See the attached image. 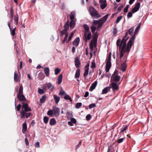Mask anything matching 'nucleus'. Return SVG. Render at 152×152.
<instances>
[{
	"label": "nucleus",
	"instance_id": "f257e3e1",
	"mask_svg": "<svg viewBox=\"0 0 152 152\" xmlns=\"http://www.w3.org/2000/svg\"><path fill=\"white\" fill-rule=\"evenodd\" d=\"M141 23L140 22L138 24L134 32V35H133L130 39L127 44H126V42L129 38L128 36V34L127 32L125 36L123 38L121 42L120 39H118L116 42V45L117 47L119 46V57L118 59L116 58L117 64L118 62H122V58L125 56L124 59V61H126L127 59V56L125 55L126 53H129L132 47V45L134 43L135 37V35L137 34L139 30Z\"/></svg>",
	"mask_w": 152,
	"mask_h": 152
},
{
	"label": "nucleus",
	"instance_id": "f03ea898",
	"mask_svg": "<svg viewBox=\"0 0 152 152\" xmlns=\"http://www.w3.org/2000/svg\"><path fill=\"white\" fill-rule=\"evenodd\" d=\"M110 15V14H107L99 20H94L92 23L93 25L91 26V27L92 33H94L96 29L98 31L99 28L102 26L103 24L107 21L108 16Z\"/></svg>",
	"mask_w": 152,
	"mask_h": 152
},
{
	"label": "nucleus",
	"instance_id": "7ed1b4c3",
	"mask_svg": "<svg viewBox=\"0 0 152 152\" xmlns=\"http://www.w3.org/2000/svg\"><path fill=\"white\" fill-rule=\"evenodd\" d=\"M22 109H24V110H22L20 112L21 118H24L26 112H30L31 111V108L28 107V104L27 103H22Z\"/></svg>",
	"mask_w": 152,
	"mask_h": 152
},
{
	"label": "nucleus",
	"instance_id": "20e7f679",
	"mask_svg": "<svg viewBox=\"0 0 152 152\" xmlns=\"http://www.w3.org/2000/svg\"><path fill=\"white\" fill-rule=\"evenodd\" d=\"M89 11L90 15L92 18H98L101 17V15L99 14L96 10L92 6L89 7Z\"/></svg>",
	"mask_w": 152,
	"mask_h": 152
},
{
	"label": "nucleus",
	"instance_id": "39448f33",
	"mask_svg": "<svg viewBox=\"0 0 152 152\" xmlns=\"http://www.w3.org/2000/svg\"><path fill=\"white\" fill-rule=\"evenodd\" d=\"M111 53H109L108 55V59L106 63V64L105 66V70L106 72H109V70L111 67Z\"/></svg>",
	"mask_w": 152,
	"mask_h": 152
},
{
	"label": "nucleus",
	"instance_id": "423d86ee",
	"mask_svg": "<svg viewBox=\"0 0 152 152\" xmlns=\"http://www.w3.org/2000/svg\"><path fill=\"white\" fill-rule=\"evenodd\" d=\"M118 71L117 70H115L112 75V79L114 81H118L119 80L120 77L118 75Z\"/></svg>",
	"mask_w": 152,
	"mask_h": 152
},
{
	"label": "nucleus",
	"instance_id": "0eeeda50",
	"mask_svg": "<svg viewBox=\"0 0 152 152\" xmlns=\"http://www.w3.org/2000/svg\"><path fill=\"white\" fill-rule=\"evenodd\" d=\"M53 110L54 116L55 117H58L59 115L60 109L58 107L53 106L52 107Z\"/></svg>",
	"mask_w": 152,
	"mask_h": 152
},
{
	"label": "nucleus",
	"instance_id": "6e6552de",
	"mask_svg": "<svg viewBox=\"0 0 152 152\" xmlns=\"http://www.w3.org/2000/svg\"><path fill=\"white\" fill-rule=\"evenodd\" d=\"M86 32H84V39L85 42H87L88 40H89L91 36V32H89L88 34Z\"/></svg>",
	"mask_w": 152,
	"mask_h": 152
},
{
	"label": "nucleus",
	"instance_id": "1a4fd4ad",
	"mask_svg": "<svg viewBox=\"0 0 152 152\" xmlns=\"http://www.w3.org/2000/svg\"><path fill=\"white\" fill-rule=\"evenodd\" d=\"M61 35H63L66 34L63 40H62V43L63 44H64L65 42H67V37L68 36V34L67 33V30L65 29H64L61 31Z\"/></svg>",
	"mask_w": 152,
	"mask_h": 152
},
{
	"label": "nucleus",
	"instance_id": "9d476101",
	"mask_svg": "<svg viewBox=\"0 0 152 152\" xmlns=\"http://www.w3.org/2000/svg\"><path fill=\"white\" fill-rule=\"evenodd\" d=\"M99 3L100 4L101 8L104 10L107 6L106 0H99Z\"/></svg>",
	"mask_w": 152,
	"mask_h": 152
},
{
	"label": "nucleus",
	"instance_id": "9b49d317",
	"mask_svg": "<svg viewBox=\"0 0 152 152\" xmlns=\"http://www.w3.org/2000/svg\"><path fill=\"white\" fill-rule=\"evenodd\" d=\"M140 7V3H137L134 6V8L131 10L133 13H134L137 12L139 10Z\"/></svg>",
	"mask_w": 152,
	"mask_h": 152
},
{
	"label": "nucleus",
	"instance_id": "f8f14e48",
	"mask_svg": "<svg viewBox=\"0 0 152 152\" xmlns=\"http://www.w3.org/2000/svg\"><path fill=\"white\" fill-rule=\"evenodd\" d=\"M110 85L111 86V88L113 91L118 90V87L116 83H113L111 84Z\"/></svg>",
	"mask_w": 152,
	"mask_h": 152
},
{
	"label": "nucleus",
	"instance_id": "ddd939ff",
	"mask_svg": "<svg viewBox=\"0 0 152 152\" xmlns=\"http://www.w3.org/2000/svg\"><path fill=\"white\" fill-rule=\"evenodd\" d=\"M17 97L18 99L21 101H24L26 99L23 94H18L17 95Z\"/></svg>",
	"mask_w": 152,
	"mask_h": 152
},
{
	"label": "nucleus",
	"instance_id": "4468645a",
	"mask_svg": "<svg viewBox=\"0 0 152 152\" xmlns=\"http://www.w3.org/2000/svg\"><path fill=\"white\" fill-rule=\"evenodd\" d=\"M80 42V39L79 37H78L76 38L73 42V45L75 46H78Z\"/></svg>",
	"mask_w": 152,
	"mask_h": 152
},
{
	"label": "nucleus",
	"instance_id": "2eb2a0df",
	"mask_svg": "<svg viewBox=\"0 0 152 152\" xmlns=\"http://www.w3.org/2000/svg\"><path fill=\"white\" fill-rule=\"evenodd\" d=\"M75 64L76 67L77 68H79L80 67V61L77 57L75 58Z\"/></svg>",
	"mask_w": 152,
	"mask_h": 152
},
{
	"label": "nucleus",
	"instance_id": "dca6fc26",
	"mask_svg": "<svg viewBox=\"0 0 152 152\" xmlns=\"http://www.w3.org/2000/svg\"><path fill=\"white\" fill-rule=\"evenodd\" d=\"M126 64L125 62H124L121 64L120 67V69L123 72H124L126 71Z\"/></svg>",
	"mask_w": 152,
	"mask_h": 152
},
{
	"label": "nucleus",
	"instance_id": "f3484780",
	"mask_svg": "<svg viewBox=\"0 0 152 152\" xmlns=\"http://www.w3.org/2000/svg\"><path fill=\"white\" fill-rule=\"evenodd\" d=\"M97 84V81H95L90 86L89 90L90 91H92L96 88Z\"/></svg>",
	"mask_w": 152,
	"mask_h": 152
},
{
	"label": "nucleus",
	"instance_id": "a211bd4d",
	"mask_svg": "<svg viewBox=\"0 0 152 152\" xmlns=\"http://www.w3.org/2000/svg\"><path fill=\"white\" fill-rule=\"evenodd\" d=\"M27 129V127L26 124V121H25L23 124V129L22 132L23 133H24L25 131Z\"/></svg>",
	"mask_w": 152,
	"mask_h": 152
},
{
	"label": "nucleus",
	"instance_id": "6ab92c4d",
	"mask_svg": "<svg viewBox=\"0 0 152 152\" xmlns=\"http://www.w3.org/2000/svg\"><path fill=\"white\" fill-rule=\"evenodd\" d=\"M110 88V86L106 87L102 90V94H103L107 93Z\"/></svg>",
	"mask_w": 152,
	"mask_h": 152
},
{
	"label": "nucleus",
	"instance_id": "aec40b11",
	"mask_svg": "<svg viewBox=\"0 0 152 152\" xmlns=\"http://www.w3.org/2000/svg\"><path fill=\"white\" fill-rule=\"evenodd\" d=\"M14 78L15 81L17 82L18 81L19 79V77L17 71H15L14 72Z\"/></svg>",
	"mask_w": 152,
	"mask_h": 152
},
{
	"label": "nucleus",
	"instance_id": "412c9836",
	"mask_svg": "<svg viewBox=\"0 0 152 152\" xmlns=\"http://www.w3.org/2000/svg\"><path fill=\"white\" fill-rule=\"evenodd\" d=\"M53 98L55 103L56 104L58 103L60 100L59 97L57 96L56 95H54Z\"/></svg>",
	"mask_w": 152,
	"mask_h": 152
},
{
	"label": "nucleus",
	"instance_id": "4be33fe9",
	"mask_svg": "<svg viewBox=\"0 0 152 152\" xmlns=\"http://www.w3.org/2000/svg\"><path fill=\"white\" fill-rule=\"evenodd\" d=\"M80 71V69H78L75 72V78H78L79 77Z\"/></svg>",
	"mask_w": 152,
	"mask_h": 152
},
{
	"label": "nucleus",
	"instance_id": "5701e85b",
	"mask_svg": "<svg viewBox=\"0 0 152 152\" xmlns=\"http://www.w3.org/2000/svg\"><path fill=\"white\" fill-rule=\"evenodd\" d=\"M96 46V44L94 42H91L90 44V48L91 50L93 51L94 50V47Z\"/></svg>",
	"mask_w": 152,
	"mask_h": 152
},
{
	"label": "nucleus",
	"instance_id": "b1692460",
	"mask_svg": "<svg viewBox=\"0 0 152 152\" xmlns=\"http://www.w3.org/2000/svg\"><path fill=\"white\" fill-rule=\"evenodd\" d=\"M44 72L47 76L49 75V69L48 67H46L44 68Z\"/></svg>",
	"mask_w": 152,
	"mask_h": 152
},
{
	"label": "nucleus",
	"instance_id": "393cba45",
	"mask_svg": "<svg viewBox=\"0 0 152 152\" xmlns=\"http://www.w3.org/2000/svg\"><path fill=\"white\" fill-rule=\"evenodd\" d=\"M56 121L54 118H51L50 121V124L51 125H54L56 124Z\"/></svg>",
	"mask_w": 152,
	"mask_h": 152
},
{
	"label": "nucleus",
	"instance_id": "a878e982",
	"mask_svg": "<svg viewBox=\"0 0 152 152\" xmlns=\"http://www.w3.org/2000/svg\"><path fill=\"white\" fill-rule=\"evenodd\" d=\"M58 83L61 84L62 82V75L60 74L59 75V77L58 78Z\"/></svg>",
	"mask_w": 152,
	"mask_h": 152
},
{
	"label": "nucleus",
	"instance_id": "bb28decb",
	"mask_svg": "<svg viewBox=\"0 0 152 152\" xmlns=\"http://www.w3.org/2000/svg\"><path fill=\"white\" fill-rule=\"evenodd\" d=\"M83 27L84 29L85 30V31L84 32H88L90 29L89 26L87 24H85L83 26Z\"/></svg>",
	"mask_w": 152,
	"mask_h": 152
},
{
	"label": "nucleus",
	"instance_id": "cd10ccee",
	"mask_svg": "<svg viewBox=\"0 0 152 152\" xmlns=\"http://www.w3.org/2000/svg\"><path fill=\"white\" fill-rule=\"evenodd\" d=\"M89 68L85 69V72L84 73V76L85 78L87 77L89 72Z\"/></svg>",
	"mask_w": 152,
	"mask_h": 152
},
{
	"label": "nucleus",
	"instance_id": "c85d7f7f",
	"mask_svg": "<svg viewBox=\"0 0 152 152\" xmlns=\"http://www.w3.org/2000/svg\"><path fill=\"white\" fill-rule=\"evenodd\" d=\"M75 12L73 11L71 12L70 17V19L71 20H74V19L75 18Z\"/></svg>",
	"mask_w": 152,
	"mask_h": 152
},
{
	"label": "nucleus",
	"instance_id": "c756f323",
	"mask_svg": "<svg viewBox=\"0 0 152 152\" xmlns=\"http://www.w3.org/2000/svg\"><path fill=\"white\" fill-rule=\"evenodd\" d=\"M48 87L50 90L52 91L53 89V86L50 83H48Z\"/></svg>",
	"mask_w": 152,
	"mask_h": 152
},
{
	"label": "nucleus",
	"instance_id": "7c9ffc66",
	"mask_svg": "<svg viewBox=\"0 0 152 152\" xmlns=\"http://www.w3.org/2000/svg\"><path fill=\"white\" fill-rule=\"evenodd\" d=\"M75 25V22L74 20H71L70 23V26L72 28H74Z\"/></svg>",
	"mask_w": 152,
	"mask_h": 152
},
{
	"label": "nucleus",
	"instance_id": "2f4dec72",
	"mask_svg": "<svg viewBox=\"0 0 152 152\" xmlns=\"http://www.w3.org/2000/svg\"><path fill=\"white\" fill-rule=\"evenodd\" d=\"M64 29L67 30L69 28V21H67L64 24Z\"/></svg>",
	"mask_w": 152,
	"mask_h": 152
},
{
	"label": "nucleus",
	"instance_id": "473e14b6",
	"mask_svg": "<svg viewBox=\"0 0 152 152\" xmlns=\"http://www.w3.org/2000/svg\"><path fill=\"white\" fill-rule=\"evenodd\" d=\"M15 23V24L17 25L18 23V15L17 14L14 17Z\"/></svg>",
	"mask_w": 152,
	"mask_h": 152
},
{
	"label": "nucleus",
	"instance_id": "72a5a7b5",
	"mask_svg": "<svg viewBox=\"0 0 152 152\" xmlns=\"http://www.w3.org/2000/svg\"><path fill=\"white\" fill-rule=\"evenodd\" d=\"M46 96L45 95H43L42 98L40 99V101L41 103H44L45 101Z\"/></svg>",
	"mask_w": 152,
	"mask_h": 152
},
{
	"label": "nucleus",
	"instance_id": "f704fd0d",
	"mask_svg": "<svg viewBox=\"0 0 152 152\" xmlns=\"http://www.w3.org/2000/svg\"><path fill=\"white\" fill-rule=\"evenodd\" d=\"M16 28L15 27L13 29H12V28H11V29H10L11 34L13 36H14L15 34V31Z\"/></svg>",
	"mask_w": 152,
	"mask_h": 152
},
{
	"label": "nucleus",
	"instance_id": "c9c22d12",
	"mask_svg": "<svg viewBox=\"0 0 152 152\" xmlns=\"http://www.w3.org/2000/svg\"><path fill=\"white\" fill-rule=\"evenodd\" d=\"M47 114L48 115L52 116L53 114V110H49L47 113Z\"/></svg>",
	"mask_w": 152,
	"mask_h": 152
},
{
	"label": "nucleus",
	"instance_id": "e433bc0d",
	"mask_svg": "<svg viewBox=\"0 0 152 152\" xmlns=\"http://www.w3.org/2000/svg\"><path fill=\"white\" fill-rule=\"evenodd\" d=\"M134 27H132L130 28L128 31V32L129 34L130 35H132L133 34V31H134Z\"/></svg>",
	"mask_w": 152,
	"mask_h": 152
},
{
	"label": "nucleus",
	"instance_id": "4c0bfd02",
	"mask_svg": "<svg viewBox=\"0 0 152 152\" xmlns=\"http://www.w3.org/2000/svg\"><path fill=\"white\" fill-rule=\"evenodd\" d=\"M64 99L66 100H69L70 101V102L72 101V100L71 97L69 95H68L66 94L65 96L64 97Z\"/></svg>",
	"mask_w": 152,
	"mask_h": 152
},
{
	"label": "nucleus",
	"instance_id": "58836bf2",
	"mask_svg": "<svg viewBox=\"0 0 152 152\" xmlns=\"http://www.w3.org/2000/svg\"><path fill=\"white\" fill-rule=\"evenodd\" d=\"M10 18L11 19H12V18H13V16H14V15H13V7H12V8L11 9V10H10Z\"/></svg>",
	"mask_w": 152,
	"mask_h": 152
},
{
	"label": "nucleus",
	"instance_id": "ea45409f",
	"mask_svg": "<svg viewBox=\"0 0 152 152\" xmlns=\"http://www.w3.org/2000/svg\"><path fill=\"white\" fill-rule=\"evenodd\" d=\"M48 118L47 116H44L43 118V120L44 123L45 124H47L48 123Z\"/></svg>",
	"mask_w": 152,
	"mask_h": 152
},
{
	"label": "nucleus",
	"instance_id": "a19ab883",
	"mask_svg": "<svg viewBox=\"0 0 152 152\" xmlns=\"http://www.w3.org/2000/svg\"><path fill=\"white\" fill-rule=\"evenodd\" d=\"M82 105V103L81 102H79L77 103L75 106V108L77 109H79L80 108Z\"/></svg>",
	"mask_w": 152,
	"mask_h": 152
},
{
	"label": "nucleus",
	"instance_id": "79ce46f5",
	"mask_svg": "<svg viewBox=\"0 0 152 152\" xmlns=\"http://www.w3.org/2000/svg\"><path fill=\"white\" fill-rule=\"evenodd\" d=\"M61 71V70L58 68H56L55 69V74L56 75H57Z\"/></svg>",
	"mask_w": 152,
	"mask_h": 152
},
{
	"label": "nucleus",
	"instance_id": "37998d69",
	"mask_svg": "<svg viewBox=\"0 0 152 152\" xmlns=\"http://www.w3.org/2000/svg\"><path fill=\"white\" fill-rule=\"evenodd\" d=\"M23 88L22 86H21L19 89L18 94H23Z\"/></svg>",
	"mask_w": 152,
	"mask_h": 152
},
{
	"label": "nucleus",
	"instance_id": "c03bdc74",
	"mask_svg": "<svg viewBox=\"0 0 152 152\" xmlns=\"http://www.w3.org/2000/svg\"><path fill=\"white\" fill-rule=\"evenodd\" d=\"M38 92L40 94H42L45 93V91L39 88H38Z\"/></svg>",
	"mask_w": 152,
	"mask_h": 152
},
{
	"label": "nucleus",
	"instance_id": "a18cd8bd",
	"mask_svg": "<svg viewBox=\"0 0 152 152\" xmlns=\"http://www.w3.org/2000/svg\"><path fill=\"white\" fill-rule=\"evenodd\" d=\"M125 139V138L124 137L123 138L118 139L117 140L116 142L117 143H121L122 142H123V141Z\"/></svg>",
	"mask_w": 152,
	"mask_h": 152
},
{
	"label": "nucleus",
	"instance_id": "49530a36",
	"mask_svg": "<svg viewBox=\"0 0 152 152\" xmlns=\"http://www.w3.org/2000/svg\"><path fill=\"white\" fill-rule=\"evenodd\" d=\"M128 128V126L127 125L125 126L124 128L123 129H121V131L120 132V133H122L123 132H124L125 131L127 130Z\"/></svg>",
	"mask_w": 152,
	"mask_h": 152
},
{
	"label": "nucleus",
	"instance_id": "de8ad7c7",
	"mask_svg": "<svg viewBox=\"0 0 152 152\" xmlns=\"http://www.w3.org/2000/svg\"><path fill=\"white\" fill-rule=\"evenodd\" d=\"M65 94H66V92L63 89H61L59 92V94L60 95H62Z\"/></svg>",
	"mask_w": 152,
	"mask_h": 152
},
{
	"label": "nucleus",
	"instance_id": "09e8293b",
	"mask_svg": "<svg viewBox=\"0 0 152 152\" xmlns=\"http://www.w3.org/2000/svg\"><path fill=\"white\" fill-rule=\"evenodd\" d=\"M122 18V16H120L118 17L116 19V23H118L120 20Z\"/></svg>",
	"mask_w": 152,
	"mask_h": 152
},
{
	"label": "nucleus",
	"instance_id": "8fccbe9b",
	"mask_svg": "<svg viewBox=\"0 0 152 152\" xmlns=\"http://www.w3.org/2000/svg\"><path fill=\"white\" fill-rule=\"evenodd\" d=\"M66 116L68 118H70L72 116V113L69 112H68L66 114Z\"/></svg>",
	"mask_w": 152,
	"mask_h": 152
},
{
	"label": "nucleus",
	"instance_id": "3c124183",
	"mask_svg": "<svg viewBox=\"0 0 152 152\" xmlns=\"http://www.w3.org/2000/svg\"><path fill=\"white\" fill-rule=\"evenodd\" d=\"M74 35V33L73 32L71 34L69 38V39H68V42L67 41V42H69L71 40V39H72V37H73V36Z\"/></svg>",
	"mask_w": 152,
	"mask_h": 152
},
{
	"label": "nucleus",
	"instance_id": "603ef678",
	"mask_svg": "<svg viewBox=\"0 0 152 152\" xmlns=\"http://www.w3.org/2000/svg\"><path fill=\"white\" fill-rule=\"evenodd\" d=\"M117 33V29L116 28H113V35H116Z\"/></svg>",
	"mask_w": 152,
	"mask_h": 152
},
{
	"label": "nucleus",
	"instance_id": "864d4df0",
	"mask_svg": "<svg viewBox=\"0 0 152 152\" xmlns=\"http://www.w3.org/2000/svg\"><path fill=\"white\" fill-rule=\"evenodd\" d=\"M129 7V5H127L126 7L124 8V12L126 13L128 12V8Z\"/></svg>",
	"mask_w": 152,
	"mask_h": 152
},
{
	"label": "nucleus",
	"instance_id": "5fc2aeb1",
	"mask_svg": "<svg viewBox=\"0 0 152 152\" xmlns=\"http://www.w3.org/2000/svg\"><path fill=\"white\" fill-rule=\"evenodd\" d=\"M132 12L131 11L129 12H128L127 15L128 18H131L132 16Z\"/></svg>",
	"mask_w": 152,
	"mask_h": 152
},
{
	"label": "nucleus",
	"instance_id": "6e6d98bb",
	"mask_svg": "<svg viewBox=\"0 0 152 152\" xmlns=\"http://www.w3.org/2000/svg\"><path fill=\"white\" fill-rule=\"evenodd\" d=\"M96 107V104H95L94 103H93V104H91L89 105V108L90 109L92 108H93L95 107Z\"/></svg>",
	"mask_w": 152,
	"mask_h": 152
},
{
	"label": "nucleus",
	"instance_id": "4d7b16f0",
	"mask_svg": "<svg viewBox=\"0 0 152 152\" xmlns=\"http://www.w3.org/2000/svg\"><path fill=\"white\" fill-rule=\"evenodd\" d=\"M95 63L94 62H92L91 64V68H93L95 67Z\"/></svg>",
	"mask_w": 152,
	"mask_h": 152
},
{
	"label": "nucleus",
	"instance_id": "13d9d810",
	"mask_svg": "<svg viewBox=\"0 0 152 152\" xmlns=\"http://www.w3.org/2000/svg\"><path fill=\"white\" fill-rule=\"evenodd\" d=\"M31 115V114L30 113H26H26L25 114V117L26 118H28Z\"/></svg>",
	"mask_w": 152,
	"mask_h": 152
},
{
	"label": "nucleus",
	"instance_id": "bf43d9fd",
	"mask_svg": "<svg viewBox=\"0 0 152 152\" xmlns=\"http://www.w3.org/2000/svg\"><path fill=\"white\" fill-rule=\"evenodd\" d=\"M71 121L73 124H75L76 123V120L74 118H72L71 119Z\"/></svg>",
	"mask_w": 152,
	"mask_h": 152
},
{
	"label": "nucleus",
	"instance_id": "052dcab7",
	"mask_svg": "<svg viewBox=\"0 0 152 152\" xmlns=\"http://www.w3.org/2000/svg\"><path fill=\"white\" fill-rule=\"evenodd\" d=\"M86 118L87 120H89L91 118V116L90 114H88L86 116Z\"/></svg>",
	"mask_w": 152,
	"mask_h": 152
},
{
	"label": "nucleus",
	"instance_id": "680f3d73",
	"mask_svg": "<svg viewBox=\"0 0 152 152\" xmlns=\"http://www.w3.org/2000/svg\"><path fill=\"white\" fill-rule=\"evenodd\" d=\"M123 7L122 5H121L118 8V11L119 12H120L122 8Z\"/></svg>",
	"mask_w": 152,
	"mask_h": 152
},
{
	"label": "nucleus",
	"instance_id": "e2e57ef3",
	"mask_svg": "<svg viewBox=\"0 0 152 152\" xmlns=\"http://www.w3.org/2000/svg\"><path fill=\"white\" fill-rule=\"evenodd\" d=\"M21 107V105L19 104L18 105L17 107V109L18 111H19L20 110V109Z\"/></svg>",
	"mask_w": 152,
	"mask_h": 152
},
{
	"label": "nucleus",
	"instance_id": "0e129e2a",
	"mask_svg": "<svg viewBox=\"0 0 152 152\" xmlns=\"http://www.w3.org/2000/svg\"><path fill=\"white\" fill-rule=\"evenodd\" d=\"M25 142L26 144L27 145H28L29 144V142L28 141V139L27 138H26L25 139Z\"/></svg>",
	"mask_w": 152,
	"mask_h": 152
},
{
	"label": "nucleus",
	"instance_id": "69168bd1",
	"mask_svg": "<svg viewBox=\"0 0 152 152\" xmlns=\"http://www.w3.org/2000/svg\"><path fill=\"white\" fill-rule=\"evenodd\" d=\"M42 88L44 90H45L47 88V86L45 84L43 85L42 87Z\"/></svg>",
	"mask_w": 152,
	"mask_h": 152
},
{
	"label": "nucleus",
	"instance_id": "338daca9",
	"mask_svg": "<svg viewBox=\"0 0 152 152\" xmlns=\"http://www.w3.org/2000/svg\"><path fill=\"white\" fill-rule=\"evenodd\" d=\"M35 146L37 148H39V142H37L36 143Z\"/></svg>",
	"mask_w": 152,
	"mask_h": 152
},
{
	"label": "nucleus",
	"instance_id": "774afa93",
	"mask_svg": "<svg viewBox=\"0 0 152 152\" xmlns=\"http://www.w3.org/2000/svg\"><path fill=\"white\" fill-rule=\"evenodd\" d=\"M89 95L88 92V91H86L85 92V94L84 95V97H87Z\"/></svg>",
	"mask_w": 152,
	"mask_h": 152
}]
</instances>
